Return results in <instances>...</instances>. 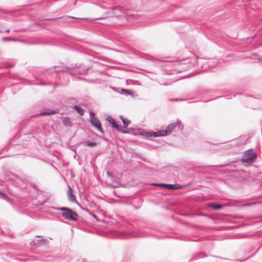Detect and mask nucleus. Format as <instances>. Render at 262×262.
Listing matches in <instances>:
<instances>
[{
  "instance_id": "f257e3e1",
  "label": "nucleus",
  "mask_w": 262,
  "mask_h": 262,
  "mask_svg": "<svg viewBox=\"0 0 262 262\" xmlns=\"http://www.w3.org/2000/svg\"><path fill=\"white\" fill-rule=\"evenodd\" d=\"M54 208L57 210L63 211L61 215L65 219L71 221H76L77 220V213L71 210L70 208L66 207H58Z\"/></svg>"
},
{
  "instance_id": "f03ea898",
  "label": "nucleus",
  "mask_w": 262,
  "mask_h": 262,
  "mask_svg": "<svg viewBox=\"0 0 262 262\" xmlns=\"http://www.w3.org/2000/svg\"><path fill=\"white\" fill-rule=\"evenodd\" d=\"M256 158V155L252 149L247 150L244 154L242 162L243 163H252Z\"/></svg>"
},
{
  "instance_id": "7ed1b4c3",
  "label": "nucleus",
  "mask_w": 262,
  "mask_h": 262,
  "mask_svg": "<svg viewBox=\"0 0 262 262\" xmlns=\"http://www.w3.org/2000/svg\"><path fill=\"white\" fill-rule=\"evenodd\" d=\"M101 7L104 9H110L111 11H108L105 13L106 16L107 17H112V16H119L120 15L121 9L116 6L110 7L106 6L104 4H102Z\"/></svg>"
},
{
  "instance_id": "20e7f679",
  "label": "nucleus",
  "mask_w": 262,
  "mask_h": 262,
  "mask_svg": "<svg viewBox=\"0 0 262 262\" xmlns=\"http://www.w3.org/2000/svg\"><path fill=\"white\" fill-rule=\"evenodd\" d=\"M90 122L92 125L95 126L98 130L101 132L102 134H103L104 131L102 128L100 121L97 118L95 117L94 114L93 112H90Z\"/></svg>"
},
{
  "instance_id": "39448f33",
  "label": "nucleus",
  "mask_w": 262,
  "mask_h": 262,
  "mask_svg": "<svg viewBox=\"0 0 262 262\" xmlns=\"http://www.w3.org/2000/svg\"><path fill=\"white\" fill-rule=\"evenodd\" d=\"M177 126L179 129L181 130L182 129V127L181 126V123L180 121L173 122L169 124L166 129L168 134H169L173 130V129L177 127Z\"/></svg>"
},
{
  "instance_id": "423d86ee",
  "label": "nucleus",
  "mask_w": 262,
  "mask_h": 262,
  "mask_svg": "<svg viewBox=\"0 0 262 262\" xmlns=\"http://www.w3.org/2000/svg\"><path fill=\"white\" fill-rule=\"evenodd\" d=\"M68 195L69 200L72 202H76V197L73 194L71 188L69 185H68Z\"/></svg>"
},
{
  "instance_id": "0eeeda50",
  "label": "nucleus",
  "mask_w": 262,
  "mask_h": 262,
  "mask_svg": "<svg viewBox=\"0 0 262 262\" xmlns=\"http://www.w3.org/2000/svg\"><path fill=\"white\" fill-rule=\"evenodd\" d=\"M63 123L66 126H71V121L69 118H64L62 120Z\"/></svg>"
},
{
  "instance_id": "6e6552de",
  "label": "nucleus",
  "mask_w": 262,
  "mask_h": 262,
  "mask_svg": "<svg viewBox=\"0 0 262 262\" xmlns=\"http://www.w3.org/2000/svg\"><path fill=\"white\" fill-rule=\"evenodd\" d=\"M74 108L75 109V110L77 111V112L80 115H83V113H84V110L82 108H81V107L79 106H77V105H75L74 106Z\"/></svg>"
},
{
  "instance_id": "1a4fd4ad",
  "label": "nucleus",
  "mask_w": 262,
  "mask_h": 262,
  "mask_svg": "<svg viewBox=\"0 0 262 262\" xmlns=\"http://www.w3.org/2000/svg\"><path fill=\"white\" fill-rule=\"evenodd\" d=\"M56 112L55 111H48V112H40V115L42 116L45 115H53L56 114Z\"/></svg>"
},
{
  "instance_id": "9d476101",
  "label": "nucleus",
  "mask_w": 262,
  "mask_h": 262,
  "mask_svg": "<svg viewBox=\"0 0 262 262\" xmlns=\"http://www.w3.org/2000/svg\"><path fill=\"white\" fill-rule=\"evenodd\" d=\"M157 133L159 137L164 136L168 135L166 129L158 130L157 131Z\"/></svg>"
},
{
  "instance_id": "9b49d317",
  "label": "nucleus",
  "mask_w": 262,
  "mask_h": 262,
  "mask_svg": "<svg viewBox=\"0 0 262 262\" xmlns=\"http://www.w3.org/2000/svg\"><path fill=\"white\" fill-rule=\"evenodd\" d=\"M147 137H159L157 132H151L149 133H146Z\"/></svg>"
},
{
  "instance_id": "f8f14e48",
  "label": "nucleus",
  "mask_w": 262,
  "mask_h": 262,
  "mask_svg": "<svg viewBox=\"0 0 262 262\" xmlns=\"http://www.w3.org/2000/svg\"><path fill=\"white\" fill-rule=\"evenodd\" d=\"M97 145V143L95 142H89L84 144L85 146L94 147Z\"/></svg>"
},
{
  "instance_id": "ddd939ff",
  "label": "nucleus",
  "mask_w": 262,
  "mask_h": 262,
  "mask_svg": "<svg viewBox=\"0 0 262 262\" xmlns=\"http://www.w3.org/2000/svg\"><path fill=\"white\" fill-rule=\"evenodd\" d=\"M211 207L213 209L219 210L221 209L223 207V206L220 204H212L211 205Z\"/></svg>"
},
{
  "instance_id": "4468645a",
  "label": "nucleus",
  "mask_w": 262,
  "mask_h": 262,
  "mask_svg": "<svg viewBox=\"0 0 262 262\" xmlns=\"http://www.w3.org/2000/svg\"><path fill=\"white\" fill-rule=\"evenodd\" d=\"M121 117V119L122 121V122L123 123V124L125 125V126H127L129 125V124L130 123V121L128 120V119H125L122 116H120Z\"/></svg>"
},
{
  "instance_id": "2eb2a0df",
  "label": "nucleus",
  "mask_w": 262,
  "mask_h": 262,
  "mask_svg": "<svg viewBox=\"0 0 262 262\" xmlns=\"http://www.w3.org/2000/svg\"><path fill=\"white\" fill-rule=\"evenodd\" d=\"M107 120L111 124H115V121L111 116H108L107 118Z\"/></svg>"
},
{
  "instance_id": "dca6fc26",
  "label": "nucleus",
  "mask_w": 262,
  "mask_h": 262,
  "mask_svg": "<svg viewBox=\"0 0 262 262\" xmlns=\"http://www.w3.org/2000/svg\"><path fill=\"white\" fill-rule=\"evenodd\" d=\"M165 186V188L168 189L172 190L174 189V185L173 184H167L164 185Z\"/></svg>"
},
{
  "instance_id": "f3484780",
  "label": "nucleus",
  "mask_w": 262,
  "mask_h": 262,
  "mask_svg": "<svg viewBox=\"0 0 262 262\" xmlns=\"http://www.w3.org/2000/svg\"><path fill=\"white\" fill-rule=\"evenodd\" d=\"M83 209L84 210L86 211L87 212H88L91 215H92L93 217H94L95 219H96L97 220H98L97 216L94 213H92V212L89 211V210L87 209Z\"/></svg>"
},
{
  "instance_id": "a211bd4d",
  "label": "nucleus",
  "mask_w": 262,
  "mask_h": 262,
  "mask_svg": "<svg viewBox=\"0 0 262 262\" xmlns=\"http://www.w3.org/2000/svg\"><path fill=\"white\" fill-rule=\"evenodd\" d=\"M174 185V189H181L182 187L179 184H173Z\"/></svg>"
},
{
  "instance_id": "6ab92c4d",
  "label": "nucleus",
  "mask_w": 262,
  "mask_h": 262,
  "mask_svg": "<svg viewBox=\"0 0 262 262\" xmlns=\"http://www.w3.org/2000/svg\"><path fill=\"white\" fill-rule=\"evenodd\" d=\"M3 40L4 41H10V40H14V39L11 38H8V37H4L3 38Z\"/></svg>"
},
{
  "instance_id": "aec40b11",
  "label": "nucleus",
  "mask_w": 262,
  "mask_h": 262,
  "mask_svg": "<svg viewBox=\"0 0 262 262\" xmlns=\"http://www.w3.org/2000/svg\"><path fill=\"white\" fill-rule=\"evenodd\" d=\"M122 92L126 94H130V91L128 90L123 89Z\"/></svg>"
},
{
  "instance_id": "412c9836",
  "label": "nucleus",
  "mask_w": 262,
  "mask_h": 262,
  "mask_svg": "<svg viewBox=\"0 0 262 262\" xmlns=\"http://www.w3.org/2000/svg\"><path fill=\"white\" fill-rule=\"evenodd\" d=\"M154 185L155 186H159L165 188V186L164 185H167V184H154Z\"/></svg>"
},
{
  "instance_id": "4be33fe9",
  "label": "nucleus",
  "mask_w": 262,
  "mask_h": 262,
  "mask_svg": "<svg viewBox=\"0 0 262 262\" xmlns=\"http://www.w3.org/2000/svg\"><path fill=\"white\" fill-rule=\"evenodd\" d=\"M115 128H116L120 132V130H121L122 129V127L117 124L115 126Z\"/></svg>"
},
{
  "instance_id": "5701e85b",
  "label": "nucleus",
  "mask_w": 262,
  "mask_h": 262,
  "mask_svg": "<svg viewBox=\"0 0 262 262\" xmlns=\"http://www.w3.org/2000/svg\"><path fill=\"white\" fill-rule=\"evenodd\" d=\"M120 132H121L122 133H128V131L123 129L122 128L121 129V130H120Z\"/></svg>"
},
{
  "instance_id": "b1692460",
  "label": "nucleus",
  "mask_w": 262,
  "mask_h": 262,
  "mask_svg": "<svg viewBox=\"0 0 262 262\" xmlns=\"http://www.w3.org/2000/svg\"><path fill=\"white\" fill-rule=\"evenodd\" d=\"M116 122H115V124H112V126L113 128H115V126L116 125Z\"/></svg>"
},
{
  "instance_id": "393cba45",
  "label": "nucleus",
  "mask_w": 262,
  "mask_h": 262,
  "mask_svg": "<svg viewBox=\"0 0 262 262\" xmlns=\"http://www.w3.org/2000/svg\"><path fill=\"white\" fill-rule=\"evenodd\" d=\"M9 32H10V31L9 29H7L6 30V32H7V33H9Z\"/></svg>"
},
{
  "instance_id": "a878e982",
  "label": "nucleus",
  "mask_w": 262,
  "mask_h": 262,
  "mask_svg": "<svg viewBox=\"0 0 262 262\" xmlns=\"http://www.w3.org/2000/svg\"><path fill=\"white\" fill-rule=\"evenodd\" d=\"M103 17H100V18H96V19H102L103 18Z\"/></svg>"
},
{
  "instance_id": "bb28decb",
  "label": "nucleus",
  "mask_w": 262,
  "mask_h": 262,
  "mask_svg": "<svg viewBox=\"0 0 262 262\" xmlns=\"http://www.w3.org/2000/svg\"><path fill=\"white\" fill-rule=\"evenodd\" d=\"M0 194H2V195H4V194H3V193H1V192H0Z\"/></svg>"
},
{
  "instance_id": "cd10ccee",
  "label": "nucleus",
  "mask_w": 262,
  "mask_h": 262,
  "mask_svg": "<svg viewBox=\"0 0 262 262\" xmlns=\"http://www.w3.org/2000/svg\"><path fill=\"white\" fill-rule=\"evenodd\" d=\"M261 62H262V60L261 61Z\"/></svg>"
}]
</instances>
